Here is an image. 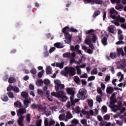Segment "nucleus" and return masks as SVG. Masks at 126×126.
<instances>
[{"instance_id":"obj_14","label":"nucleus","mask_w":126,"mask_h":126,"mask_svg":"<svg viewBox=\"0 0 126 126\" xmlns=\"http://www.w3.org/2000/svg\"><path fill=\"white\" fill-rule=\"evenodd\" d=\"M63 58H67L68 59H71V57H75V53H73L70 54L69 52H66L63 55Z\"/></svg>"},{"instance_id":"obj_13","label":"nucleus","mask_w":126,"mask_h":126,"mask_svg":"<svg viewBox=\"0 0 126 126\" xmlns=\"http://www.w3.org/2000/svg\"><path fill=\"white\" fill-rule=\"evenodd\" d=\"M56 124V121L53 119L48 121V119L44 120V126H53Z\"/></svg>"},{"instance_id":"obj_21","label":"nucleus","mask_w":126,"mask_h":126,"mask_svg":"<svg viewBox=\"0 0 126 126\" xmlns=\"http://www.w3.org/2000/svg\"><path fill=\"white\" fill-rule=\"evenodd\" d=\"M106 92L108 94H112L114 92V89L112 87H108L106 89Z\"/></svg>"},{"instance_id":"obj_23","label":"nucleus","mask_w":126,"mask_h":126,"mask_svg":"<svg viewBox=\"0 0 126 126\" xmlns=\"http://www.w3.org/2000/svg\"><path fill=\"white\" fill-rule=\"evenodd\" d=\"M54 46L55 47H56V48H58V49H61L64 47V45H63V43H61L60 42L56 43V44H54Z\"/></svg>"},{"instance_id":"obj_3","label":"nucleus","mask_w":126,"mask_h":126,"mask_svg":"<svg viewBox=\"0 0 126 126\" xmlns=\"http://www.w3.org/2000/svg\"><path fill=\"white\" fill-rule=\"evenodd\" d=\"M68 31H70L71 32H78V30L72 28L71 29H69V27L68 26L64 27L62 30L63 33H64V37H65V40L64 41L67 44H70L71 42V35H70L68 32Z\"/></svg>"},{"instance_id":"obj_42","label":"nucleus","mask_w":126,"mask_h":126,"mask_svg":"<svg viewBox=\"0 0 126 126\" xmlns=\"http://www.w3.org/2000/svg\"><path fill=\"white\" fill-rule=\"evenodd\" d=\"M110 57L113 60H114L116 59V58H117V54H116L115 53H111L110 54Z\"/></svg>"},{"instance_id":"obj_32","label":"nucleus","mask_w":126,"mask_h":126,"mask_svg":"<svg viewBox=\"0 0 126 126\" xmlns=\"http://www.w3.org/2000/svg\"><path fill=\"white\" fill-rule=\"evenodd\" d=\"M81 113L83 115H87V119H89V114H88V112H86L85 109H82Z\"/></svg>"},{"instance_id":"obj_53","label":"nucleus","mask_w":126,"mask_h":126,"mask_svg":"<svg viewBox=\"0 0 126 126\" xmlns=\"http://www.w3.org/2000/svg\"><path fill=\"white\" fill-rule=\"evenodd\" d=\"M43 74H44V70H42L41 71L39 72L38 73L37 76H38V77L41 78L42 76H43Z\"/></svg>"},{"instance_id":"obj_51","label":"nucleus","mask_w":126,"mask_h":126,"mask_svg":"<svg viewBox=\"0 0 126 126\" xmlns=\"http://www.w3.org/2000/svg\"><path fill=\"white\" fill-rule=\"evenodd\" d=\"M13 90L16 93H18L20 91L19 90V88H18L17 87H14L13 88Z\"/></svg>"},{"instance_id":"obj_5","label":"nucleus","mask_w":126,"mask_h":126,"mask_svg":"<svg viewBox=\"0 0 126 126\" xmlns=\"http://www.w3.org/2000/svg\"><path fill=\"white\" fill-rule=\"evenodd\" d=\"M61 74L65 77H67L68 75L73 76L75 75V68L72 67H65L64 70L61 71Z\"/></svg>"},{"instance_id":"obj_4","label":"nucleus","mask_w":126,"mask_h":126,"mask_svg":"<svg viewBox=\"0 0 126 126\" xmlns=\"http://www.w3.org/2000/svg\"><path fill=\"white\" fill-rule=\"evenodd\" d=\"M66 91L67 94H69L70 95V99L71 101V103L72 105H74L75 103H77V102H79V99L75 98L74 99V94H75V90L73 88H67L66 89Z\"/></svg>"},{"instance_id":"obj_25","label":"nucleus","mask_w":126,"mask_h":126,"mask_svg":"<svg viewBox=\"0 0 126 126\" xmlns=\"http://www.w3.org/2000/svg\"><path fill=\"white\" fill-rule=\"evenodd\" d=\"M44 84V83L43 82V80L42 79H39L36 82V85L37 86L41 87Z\"/></svg>"},{"instance_id":"obj_28","label":"nucleus","mask_w":126,"mask_h":126,"mask_svg":"<svg viewBox=\"0 0 126 126\" xmlns=\"http://www.w3.org/2000/svg\"><path fill=\"white\" fill-rule=\"evenodd\" d=\"M66 116L65 114H62L59 116V119L60 121L65 120Z\"/></svg>"},{"instance_id":"obj_35","label":"nucleus","mask_w":126,"mask_h":126,"mask_svg":"<svg viewBox=\"0 0 126 126\" xmlns=\"http://www.w3.org/2000/svg\"><path fill=\"white\" fill-rule=\"evenodd\" d=\"M74 81L76 83H79L80 82V79L77 76H75L74 77Z\"/></svg>"},{"instance_id":"obj_18","label":"nucleus","mask_w":126,"mask_h":126,"mask_svg":"<svg viewBox=\"0 0 126 126\" xmlns=\"http://www.w3.org/2000/svg\"><path fill=\"white\" fill-rule=\"evenodd\" d=\"M101 37L102 38L101 42L104 45V46H106V45L108 44V42H107V37L105 35H101Z\"/></svg>"},{"instance_id":"obj_41","label":"nucleus","mask_w":126,"mask_h":126,"mask_svg":"<svg viewBox=\"0 0 126 126\" xmlns=\"http://www.w3.org/2000/svg\"><path fill=\"white\" fill-rule=\"evenodd\" d=\"M44 84H45V85H50L51 84V81H49L48 79H45L43 81Z\"/></svg>"},{"instance_id":"obj_47","label":"nucleus","mask_w":126,"mask_h":126,"mask_svg":"<svg viewBox=\"0 0 126 126\" xmlns=\"http://www.w3.org/2000/svg\"><path fill=\"white\" fill-rule=\"evenodd\" d=\"M101 126H111V123H108L106 124L105 122H102L100 123Z\"/></svg>"},{"instance_id":"obj_11","label":"nucleus","mask_w":126,"mask_h":126,"mask_svg":"<svg viewBox=\"0 0 126 126\" xmlns=\"http://www.w3.org/2000/svg\"><path fill=\"white\" fill-rule=\"evenodd\" d=\"M85 3H89L93 2L95 4H102L103 3V0H84Z\"/></svg>"},{"instance_id":"obj_2","label":"nucleus","mask_w":126,"mask_h":126,"mask_svg":"<svg viewBox=\"0 0 126 126\" xmlns=\"http://www.w3.org/2000/svg\"><path fill=\"white\" fill-rule=\"evenodd\" d=\"M94 30H90L87 31L86 34H87L86 38L85 40V43L86 45H90L91 44V39L93 43H96L97 40V36L95 34L93 33Z\"/></svg>"},{"instance_id":"obj_38","label":"nucleus","mask_w":126,"mask_h":126,"mask_svg":"<svg viewBox=\"0 0 126 126\" xmlns=\"http://www.w3.org/2000/svg\"><path fill=\"white\" fill-rule=\"evenodd\" d=\"M97 92L100 95V96L103 95V91H102V89H101V88L98 87L97 88Z\"/></svg>"},{"instance_id":"obj_19","label":"nucleus","mask_w":126,"mask_h":126,"mask_svg":"<svg viewBox=\"0 0 126 126\" xmlns=\"http://www.w3.org/2000/svg\"><path fill=\"white\" fill-rule=\"evenodd\" d=\"M117 53H118V55L119 56H122L123 57H124V56H125V53H124V50H123V48H117Z\"/></svg>"},{"instance_id":"obj_40","label":"nucleus","mask_w":126,"mask_h":126,"mask_svg":"<svg viewBox=\"0 0 126 126\" xmlns=\"http://www.w3.org/2000/svg\"><path fill=\"white\" fill-rule=\"evenodd\" d=\"M15 81H16V80L13 77H10L8 79L9 83H14V82H15Z\"/></svg>"},{"instance_id":"obj_45","label":"nucleus","mask_w":126,"mask_h":126,"mask_svg":"<svg viewBox=\"0 0 126 126\" xmlns=\"http://www.w3.org/2000/svg\"><path fill=\"white\" fill-rule=\"evenodd\" d=\"M76 69L77 71V74H78V75H80L82 72H81V69H80V68L79 67V66H76Z\"/></svg>"},{"instance_id":"obj_60","label":"nucleus","mask_w":126,"mask_h":126,"mask_svg":"<svg viewBox=\"0 0 126 126\" xmlns=\"http://www.w3.org/2000/svg\"><path fill=\"white\" fill-rule=\"evenodd\" d=\"M96 99L97 102H99V103L100 102H102V99L101 98V96H100V95H97L96 97Z\"/></svg>"},{"instance_id":"obj_48","label":"nucleus","mask_w":126,"mask_h":126,"mask_svg":"<svg viewBox=\"0 0 126 126\" xmlns=\"http://www.w3.org/2000/svg\"><path fill=\"white\" fill-rule=\"evenodd\" d=\"M101 110H102V113H107V106H106L105 105L102 106Z\"/></svg>"},{"instance_id":"obj_33","label":"nucleus","mask_w":126,"mask_h":126,"mask_svg":"<svg viewBox=\"0 0 126 126\" xmlns=\"http://www.w3.org/2000/svg\"><path fill=\"white\" fill-rule=\"evenodd\" d=\"M1 99L3 102H7L8 101V97L5 95H2Z\"/></svg>"},{"instance_id":"obj_49","label":"nucleus","mask_w":126,"mask_h":126,"mask_svg":"<svg viewBox=\"0 0 126 126\" xmlns=\"http://www.w3.org/2000/svg\"><path fill=\"white\" fill-rule=\"evenodd\" d=\"M24 103L25 104V105L26 106V108H28L29 107V100H25L24 101Z\"/></svg>"},{"instance_id":"obj_29","label":"nucleus","mask_w":126,"mask_h":126,"mask_svg":"<svg viewBox=\"0 0 126 126\" xmlns=\"http://www.w3.org/2000/svg\"><path fill=\"white\" fill-rule=\"evenodd\" d=\"M21 96H22L23 98H24V99H27V98H28V94L26 92H23L21 93Z\"/></svg>"},{"instance_id":"obj_9","label":"nucleus","mask_w":126,"mask_h":126,"mask_svg":"<svg viewBox=\"0 0 126 126\" xmlns=\"http://www.w3.org/2000/svg\"><path fill=\"white\" fill-rule=\"evenodd\" d=\"M54 83L55 84V87L56 91H59V90L64 88V85L62 84V82L60 80H55L54 81Z\"/></svg>"},{"instance_id":"obj_16","label":"nucleus","mask_w":126,"mask_h":126,"mask_svg":"<svg viewBox=\"0 0 126 126\" xmlns=\"http://www.w3.org/2000/svg\"><path fill=\"white\" fill-rule=\"evenodd\" d=\"M24 116L23 115H20L19 117V119L18 120V123L19 125L20 126H24L23 125V121H24Z\"/></svg>"},{"instance_id":"obj_36","label":"nucleus","mask_w":126,"mask_h":126,"mask_svg":"<svg viewBox=\"0 0 126 126\" xmlns=\"http://www.w3.org/2000/svg\"><path fill=\"white\" fill-rule=\"evenodd\" d=\"M116 125L119 126H123L124 125V121H120L119 120H116Z\"/></svg>"},{"instance_id":"obj_22","label":"nucleus","mask_w":126,"mask_h":126,"mask_svg":"<svg viewBox=\"0 0 126 126\" xmlns=\"http://www.w3.org/2000/svg\"><path fill=\"white\" fill-rule=\"evenodd\" d=\"M111 102L112 103H116L117 100H116V94L113 93L110 97Z\"/></svg>"},{"instance_id":"obj_7","label":"nucleus","mask_w":126,"mask_h":126,"mask_svg":"<svg viewBox=\"0 0 126 126\" xmlns=\"http://www.w3.org/2000/svg\"><path fill=\"white\" fill-rule=\"evenodd\" d=\"M71 51H76L77 53H78L79 55L81 56V59H79L78 62H75V63H78L80 64L81 62H82V58H83V55H82V53L81 52V50H79V45H77L75 46H70Z\"/></svg>"},{"instance_id":"obj_17","label":"nucleus","mask_w":126,"mask_h":126,"mask_svg":"<svg viewBox=\"0 0 126 126\" xmlns=\"http://www.w3.org/2000/svg\"><path fill=\"white\" fill-rule=\"evenodd\" d=\"M73 116L69 111L66 112V119H65V122H68V120L71 119Z\"/></svg>"},{"instance_id":"obj_27","label":"nucleus","mask_w":126,"mask_h":126,"mask_svg":"<svg viewBox=\"0 0 126 126\" xmlns=\"http://www.w3.org/2000/svg\"><path fill=\"white\" fill-rule=\"evenodd\" d=\"M71 123L73 126H76V125H78L79 121L76 119H74L71 121Z\"/></svg>"},{"instance_id":"obj_58","label":"nucleus","mask_w":126,"mask_h":126,"mask_svg":"<svg viewBox=\"0 0 126 126\" xmlns=\"http://www.w3.org/2000/svg\"><path fill=\"white\" fill-rule=\"evenodd\" d=\"M100 14V11H96L94 13L93 15L94 17H96V16H98Z\"/></svg>"},{"instance_id":"obj_64","label":"nucleus","mask_w":126,"mask_h":126,"mask_svg":"<svg viewBox=\"0 0 126 126\" xmlns=\"http://www.w3.org/2000/svg\"><path fill=\"white\" fill-rule=\"evenodd\" d=\"M42 123V120H39L38 121V122L36 123V126H41V124Z\"/></svg>"},{"instance_id":"obj_61","label":"nucleus","mask_w":126,"mask_h":126,"mask_svg":"<svg viewBox=\"0 0 126 126\" xmlns=\"http://www.w3.org/2000/svg\"><path fill=\"white\" fill-rule=\"evenodd\" d=\"M81 123L82 124V125H87V120L86 119H82L81 121Z\"/></svg>"},{"instance_id":"obj_52","label":"nucleus","mask_w":126,"mask_h":126,"mask_svg":"<svg viewBox=\"0 0 126 126\" xmlns=\"http://www.w3.org/2000/svg\"><path fill=\"white\" fill-rule=\"evenodd\" d=\"M8 96L9 98H14V96L13 95V94L11 92H9L7 93Z\"/></svg>"},{"instance_id":"obj_62","label":"nucleus","mask_w":126,"mask_h":126,"mask_svg":"<svg viewBox=\"0 0 126 126\" xmlns=\"http://www.w3.org/2000/svg\"><path fill=\"white\" fill-rule=\"evenodd\" d=\"M89 114V116H94V111H93V110H90L88 112Z\"/></svg>"},{"instance_id":"obj_34","label":"nucleus","mask_w":126,"mask_h":126,"mask_svg":"<svg viewBox=\"0 0 126 126\" xmlns=\"http://www.w3.org/2000/svg\"><path fill=\"white\" fill-rule=\"evenodd\" d=\"M14 106L17 108H20V107L22 106L21 102L20 101H16L14 103Z\"/></svg>"},{"instance_id":"obj_10","label":"nucleus","mask_w":126,"mask_h":126,"mask_svg":"<svg viewBox=\"0 0 126 126\" xmlns=\"http://www.w3.org/2000/svg\"><path fill=\"white\" fill-rule=\"evenodd\" d=\"M86 93H87V91H86L85 89H81L79 90L78 97L81 100H84Z\"/></svg>"},{"instance_id":"obj_43","label":"nucleus","mask_w":126,"mask_h":126,"mask_svg":"<svg viewBox=\"0 0 126 126\" xmlns=\"http://www.w3.org/2000/svg\"><path fill=\"white\" fill-rule=\"evenodd\" d=\"M111 1L113 4H115V3H117V4L121 3V0H111Z\"/></svg>"},{"instance_id":"obj_59","label":"nucleus","mask_w":126,"mask_h":126,"mask_svg":"<svg viewBox=\"0 0 126 126\" xmlns=\"http://www.w3.org/2000/svg\"><path fill=\"white\" fill-rule=\"evenodd\" d=\"M13 86L11 85H9V86L7 88V91H11V90H13Z\"/></svg>"},{"instance_id":"obj_44","label":"nucleus","mask_w":126,"mask_h":126,"mask_svg":"<svg viewBox=\"0 0 126 126\" xmlns=\"http://www.w3.org/2000/svg\"><path fill=\"white\" fill-rule=\"evenodd\" d=\"M26 120L28 123H30V121H31V115L30 114H27Z\"/></svg>"},{"instance_id":"obj_63","label":"nucleus","mask_w":126,"mask_h":126,"mask_svg":"<svg viewBox=\"0 0 126 126\" xmlns=\"http://www.w3.org/2000/svg\"><path fill=\"white\" fill-rule=\"evenodd\" d=\"M110 79H111V76H110V75H107L105 77V81L108 82V81H110Z\"/></svg>"},{"instance_id":"obj_15","label":"nucleus","mask_w":126,"mask_h":126,"mask_svg":"<svg viewBox=\"0 0 126 126\" xmlns=\"http://www.w3.org/2000/svg\"><path fill=\"white\" fill-rule=\"evenodd\" d=\"M23 114H26V109L25 108H20L17 110V115L18 117L23 115Z\"/></svg>"},{"instance_id":"obj_6","label":"nucleus","mask_w":126,"mask_h":126,"mask_svg":"<svg viewBox=\"0 0 126 126\" xmlns=\"http://www.w3.org/2000/svg\"><path fill=\"white\" fill-rule=\"evenodd\" d=\"M51 95L57 98H61V101H62V102H66V100H67L66 95H65V94L64 93H63V91H60L59 93L53 92L51 93Z\"/></svg>"},{"instance_id":"obj_55","label":"nucleus","mask_w":126,"mask_h":126,"mask_svg":"<svg viewBox=\"0 0 126 126\" xmlns=\"http://www.w3.org/2000/svg\"><path fill=\"white\" fill-rule=\"evenodd\" d=\"M30 72L32 73V74H36L37 73V71L36 69L33 68L32 70H30Z\"/></svg>"},{"instance_id":"obj_39","label":"nucleus","mask_w":126,"mask_h":126,"mask_svg":"<svg viewBox=\"0 0 126 126\" xmlns=\"http://www.w3.org/2000/svg\"><path fill=\"white\" fill-rule=\"evenodd\" d=\"M114 26H110L108 28V31L110 33H114Z\"/></svg>"},{"instance_id":"obj_46","label":"nucleus","mask_w":126,"mask_h":126,"mask_svg":"<svg viewBox=\"0 0 126 126\" xmlns=\"http://www.w3.org/2000/svg\"><path fill=\"white\" fill-rule=\"evenodd\" d=\"M37 94L39 95V96H43L44 95V92L42 91V90L38 89L37 90Z\"/></svg>"},{"instance_id":"obj_50","label":"nucleus","mask_w":126,"mask_h":126,"mask_svg":"<svg viewBox=\"0 0 126 126\" xmlns=\"http://www.w3.org/2000/svg\"><path fill=\"white\" fill-rule=\"evenodd\" d=\"M81 110L80 109V108L78 106L76 107L75 108V111L76 113H77V114H79V113H80Z\"/></svg>"},{"instance_id":"obj_30","label":"nucleus","mask_w":126,"mask_h":126,"mask_svg":"<svg viewBox=\"0 0 126 126\" xmlns=\"http://www.w3.org/2000/svg\"><path fill=\"white\" fill-rule=\"evenodd\" d=\"M88 104L90 108H92L93 107V100L89 99L88 100Z\"/></svg>"},{"instance_id":"obj_12","label":"nucleus","mask_w":126,"mask_h":126,"mask_svg":"<svg viewBox=\"0 0 126 126\" xmlns=\"http://www.w3.org/2000/svg\"><path fill=\"white\" fill-rule=\"evenodd\" d=\"M118 103V105H114L111 107L112 111L113 112H114V113L117 112V111H119V110H120L121 108H122V103L121 102V101H119Z\"/></svg>"},{"instance_id":"obj_56","label":"nucleus","mask_w":126,"mask_h":126,"mask_svg":"<svg viewBox=\"0 0 126 126\" xmlns=\"http://www.w3.org/2000/svg\"><path fill=\"white\" fill-rule=\"evenodd\" d=\"M88 81H92L93 80H95V77L94 76H90L88 78Z\"/></svg>"},{"instance_id":"obj_1","label":"nucleus","mask_w":126,"mask_h":126,"mask_svg":"<svg viewBox=\"0 0 126 126\" xmlns=\"http://www.w3.org/2000/svg\"><path fill=\"white\" fill-rule=\"evenodd\" d=\"M110 13L111 18L116 20V21H111V22L116 25V26H120V23L119 22H122L123 23L126 22V19L125 18L121 17L120 15L117 16L118 12L114 8H112L110 9Z\"/></svg>"},{"instance_id":"obj_57","label":"nucleus","mask_w":126,"mask_h":126,"mask_svg":"<svg viewBox=\"0 0 126 126\" xmlns=\"http://www.w3.org/2000/svg\"><path fill=\"white\" fill-rule=\"evenodd\" d=\"M81 78H88V75L87 73H85L80 76Z\"/></svg>"},{"instance_id":"obj_20","label":"nucleus","mask_w":126,"mask_h":126,"mask_svg":"<svg viewBox=\"0 0 126 126\" xmlns=\"http://www.w3.org/2000/svg\"><path fill=\"white\" fill-rule=\"evenodd\" d=\"M63 64H64V62L56 63V66L57 67H59V68H60V69H63Z\"/></svg>"},{"instance_id":"obj_24","label":"nucleus","mask_w":126,"mask_h":126,"mask_svg":"<svg viewBox=\"0 0 126 126\" xmlns=\"http://www.w3.org/2000/svg\"><path fill=\"white\" fill-rule=\"evenodd\" d=\"M117 76L118 78H119V81L120 82H121V81H123V79H124V74H122L121 72H119L117 73Z\"/></svg>"},{"instance_id":"obj_8","label":"nucleus","mask_w":126,"mask_h":126,"mask_svg":"<svg viewBox=\"0 0 126 126\" xmlns=\"http://www.w3.org/2000/svg\"><path fill=\"white\" fill-rule=\"evenodd\" d=\"M32 109H38L39 110H42V112L45 113V114H49L51 112L49 111V109L47 107H42V105H37L35 104H33L31 105Z\"/></svg>"},{"instance_id":"obj_26","label":"nucleus","mask_w":126,"mask_h":126,"mask_svg":"<svg viewBox=\"0 0 126 126\" xmlns=\"http://www.w3.org/2000/svg\"><path fill=\"white\" fill-rule=\"evenodd\" d=\"M46 72L47 74H51L52 73V67L50 66H47L46 69Z\"/></svg>"},{"instance_id":"obj_31","label":"nucleus","mask_w":126,"mask_h":126,"mask_svg":"<svg viewBox=\"0 0 126 126\" xmlns=\"http://www.w3.org/2000/svg\"><path fill=\"white\" fill-rule=\"evenodd\" d=\"M97 73H98V70H97V68H94L92 70L91 74L92 75H95L97 74Z\"/></svg>"},{"instance_id":"obj_37","label":"nucleus","mask_w":126,"mask_h":126,"mask_svg":"<svg viewBox=\"0 0 126 126\" xmlns=\"http://www.w3.org/2000/svg\"><path fill=\"white\" fill-rule=\"evenodd\" d=\"M115 8L117 9V10H121V9H123V8H124V5L119 4L115 7Z\"/></svg>"},{"instance_id":"obj_54","label":"nucleus","mask_w":126,"mask_h":126,"mask_svg":"<svg viewBox=\"0 0 126 126\" xmlns=\"http://www.w3.org/2000/svg\"><path fill=\"white\" fill-rule=\"evenodd\" d=\"M100 87H101V89H102L103 91H105V88H106V86L104 84V83H101L100 84Z\"/></svg>"}]
</instances>
